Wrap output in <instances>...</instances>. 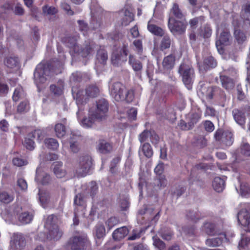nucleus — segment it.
Segmentation results:
<instances>
[{
	"label": "nucleus",
	"instance_id": "obj_1",
	"mask_svg": "<svg viewBox=\"0 0 250 250\" xmlns=\"http://www.w3.org/2000/svg\"><path fill=\"white\" fill-rule=\"evenodd\" d=\"M51 70V66L48 63H40L37 66L34 72V78L39 91L43 88L47 80L46 76L50 75Z\"/></svg>",
	"mask_w": 250,
	"mask_h": 250
},
{
	"label": "nucleus",
	"instance_id": "obj_2",
	"mask_svg": "<svg viewBox=\"0 0 250 250\" xmlns=\"http://www.w3.org/2000/svg\"><path fill=\"white\" fill-rule=\"evenodd\" d=\"M66 250H88L91 248V243L86 235L72 237L64 246Z\"/></svg>",
	"mask_w": 250,
	"mask_h": 250
},
{
	"label": "nucleus",
	"instance_id": "obj_3",
	"mask_svg": "<svg viewBox=\"0 0 250 250\" xmlns=\"http://www.w3.org/2000/svg\"><path fill=\"white\" fill-rule=\"evenodd\" d=\"M111 91L115 100L118 101L125 100L127 102H130L134 97L133 91L126 90L125 86L120 82L114 83L112 85Z\"/></svg>",
	"mask_w": 250,
	"mask_h": 250
},
{
	"label": "nucleus",
	"instance_id": "obj_4",
	"mask_svg": "<svg viewBox=\"0 0 250 250\" xmlns=\"http://www.w3.org/2000/svg\"><path fill=\"white\" fill-rule=\"evenodd\" d=\"M109 104L104 99H99L96 102V106L90 108V116L98 120L102 121L107 117L108 111Z\"/></svg>",
	"mask_w": 250,
	"mask_h": 250
},
{
	"label": "nucleus",
	"instance_id": "obj_5",
	"mask_svg": "<svg viewBox=\"0 0 250 250\" xmlns=\"http://www.w3.org/2000/svg\"><path fill=\"white\" fill-rule=\"evenodd\" d=\"M178 72L182 77V81L186 87L191 88L193 79L194 77V70L191 65L182 62L179 67Z\"/></svg>",
	"mask_w": 250,
	"mask_h": 250
},
{
	"label": "nucleus",
	"instance_id": "obj_6",
	"mask_svg": "<svg viewBox=\"0 0 250 250\" xmlns=\"http://www.w3.org/2000/svg\"><path fill=\"white\" fill-rule=\"evenodd\" d=\"M58 217L54 214L49 215L46 219V224L50 226L49 229L47 238L50 240H58L63 234L62 231L60 229L56 224L58 222Z\"/></svg>",
	"mask_w": 250,
	"mask_h": 250
},
{
	"label": "nucleus",
	"instance_id": "obj_7",
	"mask_svg": "<svg viewBox=\"0 0 250 250\" xmlns=\"http://www.w3.org/2000/svg\"><path fill=\"white\" fill-rule=\"evenodd\" d=\"M187 26L186 19L178 20L172 17H170L168 19L167 26L170 32L174 35H180L185 33Z\"/></svg>",
	"mask_w": 250,
	"mask_h": 250
},
{
	"label": "nucleus",
	"instance_id": "obj_8",
	"mask_svg": "<svg viewBox=\"0 0 250 250\" xmlns=\"http://www.w3.org/2000/svg\"><path fill=\"white\" fill-rule=\"evenodd\" d=\"M92 166V158L89 156L80 158L79 162L75 168L76 173L78 176L84 177L89 172Z\"/></svg>",
	"mask_w": 250,
	"mask_h": 250
},
{
	"label": "nucleus",
	"instance_id": "obj_9",
	"mask_svg": "<svg viewBox=\"0 0 250 250\" xmlns=\"http://www.w3.org/2000/svg\"><path fill=\"white\" fill-rule=\"evenodd\" d=\"M200 90L208 99H212L214 97L219 99L224 98L226 97L225 92L217 86L207 87L205 85H202Z\"/></svg>",
	"mask_w": 250,
	"mask_h": 250
},
{
	"label": "nucleus",
	"instance_id": "obj_10",
	"mask_svg": "<svg viewBox=\"0 0 250 250\" xmlns=\"http://www.w3.org/2000/svg\"><path fill=\"white\" fill-rule=\"evenodd\" d=\"M177 50L172 46L169 54L164 57L162 62V69L165 72H169L172 69L175 64Z\"/></svg>",
	"mask_w": 250,
	"mask_h": 250
},
{
	"label": "nucleus",
	"instance_id": "obj_11",
	"mask_svg": "<svg viewBox=\"0 0 250 250\" xmlns=\"http://www.w3.org/2000/svg\"><path fill=\"white\" fill-rule=\"evenodd\" d=\"M42 132L40 130H34L28 134L24 139V146L28 149L32 150L35 148V142L34 139L37 136L38 139L40 140Z\"/></svg>",
	"mask_w": 250,
	"mask_h": 250
},
{
	"label": "nucleus",
	"instance_id": "obj_12",
	"mask_svg": "<svg viewBox=\"0 0 250 250\" xmlns=\"http://www.w3.org/2000/svg\"><path fill=\"white\" fill-rule=\"evenodd\" d=\"M147 29L153 35L157 37H163L165 35V30L160 26L155 24L153 19L150 20L147 24Z\"/></svg>",
	"mask_w": 250,
	"mask_h": 250
},
{
	"label": "nucleus",
	"instance_id": "obj_13",
	"mask_svg": "<svg viewBox=\"0 0 250 250\" xmlns=\"http://www.w3.org/2000/svg\"><path fill=\"white\" fill-rule=\"evenodd\" d=\"M219 236L213 238H208L206 240V245L210 247H216L220 246L224 240L227 239L226 234L222 232L218 234Z\"/></svg>",
	"mask_w": 250,
	"mask_h": 250
},
{
	"label": "nucleus",
	"instance_id": "obj_14",
	"mask_svg": "<svg viewBox=\"0 0 250 250\" xmlns=\"http://www.w3.org/2000/svg\"><path fill=\"white\" fill-rule=\"evenodd\" d=\"M232 113L235 121L244 129L246 121L245 113L241 109L235 108Z\"/></svg>",
	"mask_w": 250,
	"mask_h": 250
},
{
	"label": "nucleus",
	"instance_id": "obj_15",
	"mask_svg": "<svg viewBox=\"0 0 250 250\" xmlns=\"http://www.w3.org/2000/svg\"><path fill=\"white\" fill-rule=\"evenodd\" d=\"M52 167L53 173L57 178H62L66 176L67 172L63 167L62 162L59 161L55 162L52 164Z\"/></svg>",
	"mask_w": 250,
	"mask_h": 250
},
{
	"label": "nucleus",
	"instance_id": "obj_16",
	"mask_svg": "<svg viewBox=\"0 0 250 250\" xmlns=\"http://www.w3.org/2000/svg\"><path fill=\"white\" fill-rule=\"evenodd\" d=\"M172 46L175 47L172 39L168 35H164L160 42V50L164 52L165 50L169 49L170 47H171V49L172 48Z\"/></svg>",
	"mask_w": 250,
	"mask_h": 250
},
{
	"label": "nucleus",
	"instance_id": "obj_17",
	"mask_svg": "<svg viewBox=\"0 0 250 250\" xmlns=\"http://www.w3.org/2000/svg\"><path fill=\"white\" fill-rule=\"evenodd\" d=\"M72 92L74 98L75 99L78 104H84L87 103L86 95H83V91L81 89H77L76 88H72Z\"/></svg>",
	"mask_w": 250,
	"mask_h": 250
},
{
	"label": "nucleus",
	"instance_id": "obj_18",
	"mask_svg": "<svg viewBox=\"0 0 250 250\" xmlns=\"http://www.w3.org/2000/svg\"><path fill=\"white\" fill-rule=\"evenodd\" d=\"M238 220L242 225L247 227V231H250V214L248 212L240 211L237 215Z\"/></svg>",
	"mask_w": 250,
	"mask_h": 250
},
{
	"label": "nucleus",
	"instance_id": "obj_19",
	"mask_svg": "<svg viewBox=\"0 0 250 250\" xmlns=\"http://www.w3.org/2000/svg\"><path fill=\"white\" fill-rule=\"evenodd\" d=\"M220 80L222 87L227 90H230L234 87L235 83L233 79L229 76L221 75Z\"/></svg>",
	"mask_w": 250,
	"mask_h": 250
},
{
	"label": "nucleus",
	"instance_id": "obj_20",
	"mask_svg": "<svg viewBox=\"0 0 250 250\" xmlns=\"http://www.w3.org/2000/svg\"><path fill=\"white\" fill-rule=\"evenodd\" d=\"M113 149L112 144L106 142L104 139L99 140L97 146V149L99 152L102 154H107L110 153Z\"/></svg>",
	"mask_w": 250,
	"mask_h": 250
},
{
	"label": "nucleus",
	"instance_id": "obj_21",
	"mask_svg": "<svg viewBox=\"0 0 250 250\" xmlns=\"http://www.w3.org/2000/svg\"><path fill=\"white\" fill-rule=\"evenodd\" d=\"M230 37L229 31L228 29L225 28L220 34L219 40L216 41V45L217 47L221 45H228Z\"/></svg>",
	"mask_w": 250,
	"mask_h": 250
},
{
	"label": "nucleus",
	"instance_id": "obj_22",
	"mask_svg": "<svg viewBox=\"0 0 250 250\" xmlns=\"http://www.w3.org/2000/svg\"><path fill=\"white\" fill-rule=\"evenodd\" d=\"M128 63L135 72L141 71L143 69V63L133 55H129Z\"/></svg>",
	"mask_w": 250,
	"mask_h": 250
},
{
	"label": "nucleus",
	"instance_id": "obj_23",
	"mask_svg": "<svg viewBox=\"0 0 250 250\" xmlns=\"http://www.w3.org/2000/svg\"><path fill=\"white\" fill-rule=\"evenodd\" d=\"M128 233L127 228L124 226L115 229L112 233V237L115 240H120L127 236Z\"/></svg>",
	"mask_w": 250,
	"mask_h": 250
},
{
	"label": "nucleus",
	"instance_id": "obj_24",
	"mask_svg": "<svg viewBox=\"0 0 250 250\" xmlns=\"http://www.w3.org/2000/svg\"><path fill=\"white\" fill-rule=\"evenodd\" d=\"M204 229L206 234L210 236H215L222 232L218 230L216 225L212 223H206L204 224Z\"/></svg>",
	"mask_w": 250,
	"mask_h": 250
},
{
	"label": "nucleus",
	"instance_id": "obj_25",
	"mask_svg": "<svg viewBox=\"0 0 250 250\" xmlns=\"http://www.w3.org/2000/svg\"><path fill=\"white\" fill-rule=\"evenodd\" d=\"M30 109V103L27 98L24 99L17 106V112L19 114H24L29 111Z\"/></svg>",
	"mask_w": 250,
	"mask_h": 250
},
{
	"label": "nucleus",
	"instance_id": "obj_26",
	"mask_svg": "<svg viewBox=\"0 0 250 250\" xmlns=\"http://www.w3.org/2000/svg\"><path fill=\"white\" fill-rule=\"evenodd\" d=\"M170 11L173 16L172 17L175 18V19H186L185 13L182 12L181 9L180 8L179 5L177 3H174L173 4Z\"/></svg>",
	"mask_w": 250,
	"mask_h": 250
},
{
	"label": "nucleus",
	"instance_id": "obj_27",
	"mask_svg": "<svg viewBox=\"0 0 250 250\" xmlns=\"http://www.w3.org/2000/svg\"><path fill=\"white\" fill-rule=\"evenodd\" d=\"M100 93L99 88L95 85H88L85 88V95L88 98H95Z\"/></svg>",
	"mask_w": 250,
	"mask_h": 250
},
{
	"label": "nucleus",
	"instance_id": "obj_28",
	"mask_svg": "<svg viewBox=\"0 0 250 250\" xmlns=\"http://www.w3.org/2000/svg\"><path fill=\"white\" fill-rule=\"evenodd\" d=\"M225 182L220 177H215L212 182V187L214 189L218 192H222L225 188Z\"/></svg>",
	"mask_w": 250,
	"mask_h": 250
},
{
	"label": "nucleus",
	"instance_id": "obj_29",
	"mask_svg": "<svg viewBox=\"0 0 250 250\" xmlns=\"http://www.w3.org/2000/svg\"><path fill=\"white\" fill-rule=\"evenodd\" d=\"M71 135L72 136V137H71L70 138V148L72 152L74 153H76L78 152L79 149L78 145L76 144L77 141L75 140H76L77 137L80 136V133L79 132L75 133L74 131H72L71 132Z\"/></svg>",
	"mask_w": 250,
	"mask_h": 250
},
{
	"label": "nucleus",
	"instance_id": "obj_30",
	"mask_svg": "<svg viewBox=\"0 0 250 250\" xmlns=\"http://www.w3.org/2000/svg\"><path fill=\"white\" fill-rule=\"evenodd\" d=\"M5 65L10 68H14L18 66L19 60L18 57L10 56L6 57L4 61Z\"/></svg>",
	"mask_w": 250,
	"mask_h": 250
},
{
	"label": "nucleus",
	"instance_id": "obj_31",
	"mask_svg": "<svg viewBox=\"0 0 250 250\" xmlns=\"http://www.w3.org/2000/svg\"><path fill=\"white\" fill-rule=\"evenodd\" d=\"M26 97V94L24 93L21 87H18L15 89L12 99L14 102H18L20 100L24 99Z\"/></svg>",
	"mask_w": 250,
	"mask_h": 250
},
{
	"label": "nucleus",
	"instance_id": "obj_32",
	"mask_svg": "<svg viewBox=\"0 0 250 250\" xmlns=\"http://www.w3.org/2000/svg\"><path fill=\"white\" fill-rule=\"evenodd\" d=\"M134 20V15L129 10L126 9L124 12V17L122 20V25L127 26Z\"/></svg>",
	"mask_w": 250,
	"mask_h": 250
},
{
	"label": "nucleus",
	"instance_id": "obj_33",
	"mask_svg": "<svg viewBox=\"0 0 250 250\" xmlns=\"http://www.w3.org/2000/svg\"><path fill=\"white\" fill-rule=\"evenodd\" d=\"M44 144L47 148L49 149L55 150L59 147V143L58 141L54 138H48L44 140Z\"/></svg>",
	"mask_w": 250,
	"mask_h": 250
},
{
	"label": "nucleus",
	"instance_id": "obj_34",
	"mask_svg": "<svg viewBox=\"0 0 250 250\" xmlns=\"http://www.w3.org/2000/svg\"><path fill=\"white\" fill-rule=\"evenodd\" d=\"M54 131L56 136L59 138L63 137L66 132L65 126L61 123L55 125Z\"/></svg>",
	"mask_w": 250,
	"mask_h": 250
},
{
	"label": "nucleus",
	"instance_id": "obj_35",
	"mask_svg": "<svg viewBox=\"0 0 250 250\" xmlns=\"http://www.w3.org/2000/svg\"><path fill=\"white\" fill-rule=\"evenodd\" d=\"M187 218L188 220H190L193 222H196L200 219L204 217V216L202 215V214L199 211L193 212L189 210L187 212L186 214Z\"/></svg>",
	"mask_w": 250,
	"mask_h": 250
},
{
	"label": "nucleus",
	"instance_id": "obj_36",
	"mask_svg": "<svg viewBox=\"0 0 250 250\" xmlns=\"http://www.w3.org/2000/svg\"><path fill=\"white\" fill-rule=\"evenodd\" d=\"M14 196L5 191H0V202L4 204H8L14 200Z\"/></svg>",
	"mask_w": 250,
	"mask_h": 250
},
{
	"label": "nucleus",
	"instance_id": "obj_37",
	"mask_svg": "<svg viewBox=\"0 0 250 250\" xmlns=\"http://www.w3.org/2000/svg\"><path fill=\"white\" fill-rule=\"evenodd\" d=\"M14 242L16 249L19 250L22 249L26 244L24 238L21 234H18L14 236Z\"/></svg>",
	"mask_w": 250,
	"mask_h": 250
},
{
	"label": "nucleus",
	"instance_id": "obj_38",
	"mask_svg": "<svg viewBox=\"0 0 250 250\" xmlns=\"http://www.w3.org/2000/svg\"><path fill=\"white\" fill-rule=\"evenodd\" d=\"M233 142V135L232 132L229 131H225L222 144L227 146H231Z\"/></svg>",
	"mask_w": 250,
	"mask_h": 250
},
{
	"label": "nucleus",
	"instance_id": "obj_39",
	"mask_svg": "<svg viewBox=\"0 0 250 250\" xmlns=\"http://www.w3.org/2000/svg\"><path fill=\"white\" fill-rule=\"evenodd\" d=\"M95 121H98V119L93 118L90 116V111L89 110L88 117L84 118L82 120V124L83 127L86 128L91 127Z\"/></svg>",
	"mask_w": 250,
	"mask_h": 250
},
{
	"label": "nucleus",
	"instance_id": "obj_40",
	"mask_svg": "<svg viewBox=\"0 0 250 250\" xmlns=\"http://www.w3.org/2000/svg\"><path fill=\"white\" fill-rule=\"evenodd\" d=\"M42 13L44 15H55L58 12V9L54 6L45 5L42 7Z\"/></svg>",
	"mask_w": 250,
	"mask_h": 250
},
{
	"label": "nucleus",
	"instance_id": "obj_41",
	"mask_svg": "<svg viewBox=\"0 0 250 250\" xmlns=\"http://www.w3.org/2000/svg\"><path fill=\"white\" fill-rule=\"evenodd\" d=\"M204 64L208 68H213L217 66L216 60L211 56L206 57L204 60Z\"/></svg>",
	"mask_w": 250,
	"mask_h": 250
},
{
	"label": "nucleus",
	"instance_id": "obj_42",
	"mask_svg": "<svg viewBox=\"0 0 250 250\" xmlns=\"http://www.w3.org/2000/svg\"><path fill=\"white\" fill-rule=\"evenodd\" d=\"M97 59L101 64H105L108 58L107 53L104 50L100 49L97 53Z\"/></svg>",
	"mask_w": 250,
	"mask_h": 250
},
{
	"label": "nucleus",
	"instance_id": "obj_43",
	"mask_svg": "<svg viewBox=\"0 0 250 250\" xmlns=\"http://www.w3.org/2000/svg\"><path fill=\"white\" fill-rule=\"evenodd\" d=\"M33 219V215L28 212L21 213L19 217V220L23 224H28L31 222Z\"/></svg>",
	"mask_w": 250,
	"mask_h": 250
},
{
	"label": "nucleus",
	"instance_id": "obj_44",
	"mask_svg": "<svg viewBox=\"0 0 250 250\" xmlns=\"http://www.w3.org/2000/svg\"><path fill=\"white\" fill-rule=\"evenodd\" d=\"M95 234L98 239L104 237L105 235V229L103 224H98L95 227Z\"/></svg>",
	"mask_w": 250,
	"mask_h": 250
},
{
	"label": "nucleus",
	"instance_id": "obj_45",
	"mask_svg": "<svg viewBox=\"0 0 250 250\" xmlns=\"http://www.w3.org/2000/svg\"><path fill=\"white\" fill-rule=\"evenodd\" d=\"M122 36V34L117 31H114L107 34V39L113 42L119 41Z\"/></svg>",
	"mask_w": 250,
	"mask_h": 250
},
{
	"label": "nucleus",
	"instance_id": "obj_46",
	"mask_svg": "<svg viewBox=\"0 0 250 250\" xmlns=\"http://www.w3.org/2000/svg\"><path fill=\"white\" fill-rule=\"evenodd\" d=\"M142 149L144 155L147 158H149L153 155V150L149 143H144Z\"/></svg>",
	"mask_w": 250,
	"mask_h": 250
},
{
	"label": "nucleus",
	"instance_id": "obj_47",
	"mask_svg": "<svg viewBox=\"0 0 250 250\" xmlns=\"http://www.w3.org/2000/svg\"><path fill=\"white\" fill-rule=\"evenodd\" d=\"M201 35L204 38H208L212 34V29L209 24H206L201 29Z\"/></svg>",
	"mask_w": 250,
	"mask_h": 250
},
{
	"label": "nucleus",
	"instance_id": "obj_48",
	"mask_svg": "<svg viewBox=\"0 0 250 250\" xmlns=\"http://www.w3.org/2000/svg\"><path fill=\"white\" fill-rule=\"evenodd\" d=\"M50 91L54 95L60 96L63 93V86H57L55 84H51L50 86Z\"/></svg>",
	"mask_w": 250,
	"mask_h": 250
},
{
	"label": "nucleus",
	"instance_id": "obj_49",
	"mask_svg": "<svg viewBox=\"0 0 250 250\" xmlns=\"http://www.w3.org/2000/svg\"><path fill=\"white\" fill-rule=\"evenodd\" d=\"M201 118V114L195 112L191 114L190 121L189 122V125L193 127L194 125L197 124Z\"/></svg>",
	"mask_w": 250,
	"mask_h": 250
},
{
	"label": "nucleus",
	"instance_id": "obj_50",
	"mask_svg": "<svg viewBox=\"0 0 250 250\" xmlns=\"http://www.w3.org/2000/svg\"><path fill=\"white\" fill-rule=\"evenodd\" d=\"M77 22L79 24L80 31L83 32L84 36L86 35L87 31L89 30V27L87 23L83 20H78Z\"/></svg>",
	"mask_w": 250,
	"mask_h": 250
},
{
	"label": "nucleus",
	"instance_id": "obj_51",
	"mask_svg": "<svg viewBox=\"0 0 250 250\" xmlns=\"http://www.w3.org/2000/svg\"><path fill=\"white\" fill-rule=\"evenodd\" d=\"M13 164L17 167H21L27 165L28 162L26 159L20 157H15L12 160Z\"/></svg>",
	"mask_w": 250,
	"mask_h": 250
},
{
	"label": "nucleus",
	"instance_id": "obj_52",
	"mask_svg": "<svg viewBox=\"0 0 250 250\" xmlns=\"http://www.w3.org/2000/svg\"><path fill=\"white\" fill-rule=\"evenodd\" d=\"M133 44L136 48V52L137 54L141 55L143 51L142 41L141 40H135L133 42Z\"/></svg>",
	"mask_w": 250,
	"mask_h": 250
},
{
	"label": "nucleus",
	"instance_id": "obj_53",
	"mask_svg": "<svg viewBox=\"0 0 250 250\" xmlns=\"http://www.w3.org/2000/svg\"><path fill=\"white\" fill-rule=\"evenodd\" d=\"M234 35L236 40L239 43L243 42L246 40V37L245 34L240 30H235Z\"/></svg>",
	"mask_w": 250,
	"mask_h": 250
},
{
	"label": "nucleus",
	"instance_id": "obj_54",
	"mask_svg": "<svg viewBox=\"0 0 250 250\" xmlns=\"http://www.w3.org/2000/svg\"><path fill=\"white\" fill-rule=\"evenodd\" d=\"M241 153L246 156H250V145L248 143H243L240 146Z\"/></svg>",
	"mask_w": 250,
	"mask_h": 250
},
{
	"label": "nucleus",
	"instance_id": "obj_55",
	"mask_svg": "<svg viewBox=\"0 0 250 250\" xmlns=\"http://www.w3.org/2000/svg\"><path fill=\"white\" fill-rule=\"evenodd\" d=\"M119 223V220L115 217H111L105 222L108 230H110L115 225H117Z\"/></svg>",
	"mask_w": 250,
	"mask_h": 250
},
{
	"label": "nucleus",
	"instance_id": "obj_56",
	"mask_svg": "<svg viewBox=\"0 0 250 250\" xmlns=\"http://www.w3.org/2000/svg\"><path fill=\"white\" fill-rule=\"evenodd\" d=\"M92 48L89 44H86L84 47L81 50L80 54L83 58L87 57L92 52Z\"/></svg>",
	"mask_w": 250,
	"mask_h": 250
},
{
	"label": "nucleus",
	"instance_id": "obj_57",
	"mask_svg": "<svg viewBox=\"0 0 250 250\" xmlns=\"http://www.w3.org/2000/svg\"><path fill=\"white\" fill-rule=\"evenodd\" d=\"M98 191V186L95 182L92 181L90 184L89 194L92 198H94Z\"/></svg>",
	"mask_w": 250,
	"mask_h": 250
},
{
	"label": "nucleus",
	"instance_id": "obj_58",
	"mask_svg": "<svg viewBox=\"0 0 250 250\" xmlns=\"http://www.w3.org/2000/svg\"><path fill=\"white\" fill-rule=\"evenodd\" d=\"M61 6L62 8L66 12L67 15L72 16L74 14V11L71 9L70 5L66 2H62Z\"/></svg>",
	"mask_w": 250,
	"mask_h": 250
},
{
	"label": "nucleus",
	"instance_id": "obj_59",
	"mask_svg": "<svg viewBox=\"0 0 250 250\" xmlns=\"http://www.w3.org/2000/svg\"><path fill=\"white\" fill-rule=\"evenodd\" d=\"M82 74L81 72H76L72 73L70 80L75 83H79L82 80Z\"/></svg>",
	"mask_w": 250,
	"mask_h": 250
},
{
	"label": "nucleus",
	"instance_id": "obj_60",
	"mask_svg": "<svg viewBox=\"0 0 250 250\" xmlns=\"http://www.w3.org/2000/svg\"><path fill=\"white\" fill-rule=\"evenodd\" d=\"M203 125L206 131L208 132H211L214 129V126L213 124L210 121L206 120L204 123Z\"/></svg>",
	"mask_w": 250,
	"mask_h": 250
},
{
	"label": "nucleus",
	"instance_id": "obj_61",
	"mask_svg": "<svg viewBox=\"0 0 250 250\" xmlns=\"http://www.w3.org/2000/svg\"><path fill=\"white\" fill-rule=\"evenodd\" d=\"M207 140L203 136H198L196 139L197 146L203 148L207 146Z\"/></svg>",
	"mask_w": 250,
	"mask_h": 250
},
{
	"label": "nucleus",
	"instance_id": "obj_62",
	"mask_svg": "<svg viewBox=\"0 0 250 250\" xmlns=\"http://www.w3.org/2000/svg\"><path fill=\"white\" fill-rule=\"evenodd\" d=\"M17 185L21 190L25 191L27 189V184L25 179L19 178L17 181Z\"/></svg>",
	"mask_w": 250,
	"mask_h": 250
},
{
	"label": "nucleus",
	"instance_id": "obj_63",
	"mask_svg": "<svg viewBox=\"0 0 250 250\" xmlns=\"http://www.w3.org/2000/svg\"><path fill=\"white\" fill-rule=\"evenodd\" d=\"M83 197L82 194H78L75 196L74 200V204L75 205L81 206L83 205Z\"/></svg>",
	"mask_w": 250,
	"mask_h": 250
},
{
	"label": "nucleus",
	"instance_id": "obj_64",
	"mask_svg": "<svg viewBox=\"0 0 250 250\" xmlns=\"http://www.w3.org/2000/svg\"><path fill=\"white\" fill-rule=\"evenodd\" d=\"M9 87L7 84L0 82V96H5L8 92Z\"/></svg>",
	"mask_w": 250,
	"mask_h": 250
}]
</instances>
